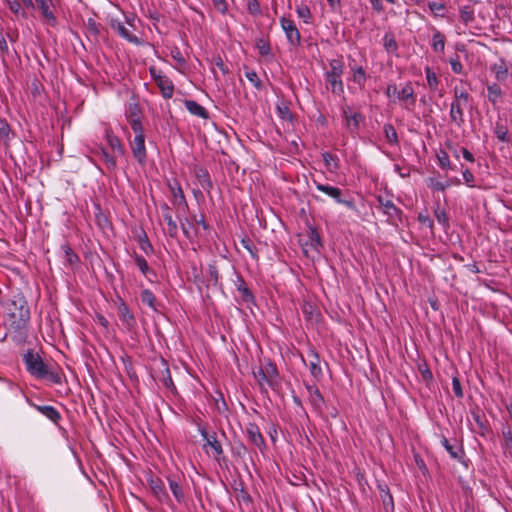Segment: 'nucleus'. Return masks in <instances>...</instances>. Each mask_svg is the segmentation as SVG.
Masks as SVG:
<instances>
[{
    "mask_svg": "<svg viewBox=\"0 0 512 512\" xmlns=\"http://www.w3.org/2000/svg\"><path fill=\"white\" fill-rule=\"evenodd\" d=\"M6 310L5 326L14 333V340L21 341L27 336L30 321V308L25 297L18 294L4 304Z\"/></svg>",
    "mask_w": 512,
    "mask_h": 512,
    "instance_id": "obj_1",
    "label": "nucleus"
},
{
    "mask_svg": "<svg viewBox=\"0 0 512 512\" xmlns=\"http://www.w3.org/2000/svg\"><path fill=\"white\" fill-rule=\"evenodd\" d=\"M23 362L26 370L37 379H48L54 384L62 383V374L58 370H54L44 363L43 359L37 352L29 349L23 355Z\"/></svg>",
    "mask_w": 512,
    "mask_h": 512,
    "instance_id": "obj_2",
    "label": "nucleus"
},
{
    "mask_svg": "<svg viewBox=\"0 0 512 512\" xmlns=\"http://www.w3.org/2000/svg\"><path fill=\"white\" fill-rule=\"evenodd\" d=\"M385 95L393 102L396 100L403 104L405 109L410 110L416 104V95L413 85L410 81L399 89L395 83H388L385 89Z\"/></svg>",
    "mask_w": 512,
    "mask_h": 512,
    "instance_id": "obj_3",
    "label": "nucleus"
},
{
    "mask_svg": "<svg viewBox=\"0 0 512 512\" xmlns=\"http://www.w3.org/2000/svg\"><path fill=\"white\" fill-rule=\"evenodd\" d=\"M330 69L325 72V79L327 82V89L335 95L344 93V85L342 81V74L344 72V63L341 59H332L329 62Z\"/></svg>",
    "mask_w": 512,
    "mask_h": 512,
    "instance_id": "obj_4",
    "label": "nucleus"
},
{
    "mask_svg": "<svg viewBox=\"0 0 512 512\" xmlns=\"http://www.w3.org/2000/svg\"><path fill=\"white\" fill-rule=\"evenodd\" d=\"M198 431L202 436L205 443L203 444V450L208 456H212L213 459L219 463L226 462L227 458L224 455V450L221 442L217 439L216 432L209 433L204 426L199 425Z\"/></svg>",
    "mask_w": 512,
    "mask_h": 512,
    "instance_id": "obj_5",
    "label": "nucleus"
},
{
    "mask_svg": "<svg viewBox=\"0 0 512 512\" xmlns=\"http://www.w3.org/2000/svg\"><path fill=\"white\" fill-rule=\"evenodd\" d=\"M313 183L318 191L324 193L329 198L333 199L336 203L342 204L350 210H357L354 199L351 196H349L347 192L343 191L342 189L336 186L323 184L316 180H313Z\"/></svg>",
    "mask_w": 512,
    "mask_h": 512,
    "instance_id": "obj_6",
    "label": "nucleus"
},
{
    "mask_svg": "<svg viewBox=\"0 0 512 512\" xmlns=\"http://www.w3.org/2000/svg\"><path fill=\"white\" fill-rule=\"evenodd\" d=\"M151 78L155 81L160 89L161 95L165 99H170L174 93V84L160 69L155 66L149 68Z\"/></svg>",
    "mask_w": 512,
    "mask_h": 512,
    "instance_id": "obj_7",
    "label": "nucleus"
},
{
    "mask_svg": "<svg viewBox=\"0 0 512 512\" xmlns=\"http://www.w3.org/2000/svg\"><path fill=\"white\" fill-rule=\"evenodd\" d=\"M304 386L307 390V399L309 404L311 405L313 411L318 415H323V410L325 407V399L318 389L316 384H311L309 382L304 381Z\"/></svg>",
    "mask_w": 512,
    "mask_h": 512,
    "instance_id": "obj_8",
    "label": "nucleus"
},
{
    "mask_svg": "<svg viewBox=\"0 0 512 512\" xmlns=\"http://www.w3.org/2000/svg\"><path fill=\"white\" fill-rule=\"evenodd\" d=\"M147 482L153 495L160 503L171 505V497L169 496L165 484L160 477L150 474L147 478Z\"/></svg>",
    "mask_w": 512,
    "mask_h": 512,
    "instance_id": "obj_9",
    "label": "nucleus"
},
{
    "mask_svg": "<svg viewBox=\"0 0 512 512\" xmlns=\"http://www.w3.org/2000/svg\"><path fill=\"white\" fill-rule=\"evenodd\" d=\"M167 186L173 196V205L177 207L178 213H185L188 210V203L183 189L177 179L167 180Z\"/></svg>",
    "mask_w": 512,
    "mask_h": 512,
    "instance_id": "obj_10",
    "label": "nucleus"
},
{
    "mask_svg": "<svg viewBox=\"0 0 512 512\" xmlns=\"http://www.w3.org/2000/svg\"><path fill=\"white\" fill-rule=\"evenodd\" d=\"M301 360L306 367H308L312 377L316 381H321L323 379V372L321 368V359L320 355L314 348H310L307 352V359H305L301 355Z\"/></svg>",
    "mask_w": 512,
    "mask_h": 512,
    "instance_id": "obj_11",
    "label": "nucleus"
},
{
    "mask_svg": "<svg viewBox=\"0 0 512 512\" xmlns=\"http://www.w3.org/2000/svg\"><path fill=\"white\" fill-rule=\"evenodd\" d=\"M440 443L452 459L468 467V460L465 458V450L462 444H460L456 439L450 441L445 436L441 437Z\"/></svg>",
    "mask_w": 512,
    "mask_h": 512,
    "instance_id": "obj_12",
    "label": "nucleus"
},
{
    "mask_svg": "<svg viewBox=\"0 0 512 512\" xmlns=\"http://www.w3.org/2000/svg\"><path fill=\"white\" fill-rule=\"evenodd\" d=\"M376 200L382 208L383 213L387 216L389 222H402L403 211L398 208L391 199L378 195Z\"/></svg>",
    "mask_w": 512,
    "mask_h": 512,
    "instance_id": "obj_13",
    "label": "nucleus"
},
{
    "mask_svg": "<svg viewBox=\"0 0 512 512\" xmlns=\"http://www.w3.org/2000/svg\"><path fill=\"white\" fill-rule=\"evenodd\" d=\"M117 303V312L118 317L122 323V325L126 328L128 331H132L136 328L137 322L134 314L129 309L128 305L125 303V301L119 297Z\"/></svg>",
    "mask_w": 512,
    "mask_h": 512,
    "instance_id": "obj_14",
    "label": "nucleus"
},
{
    "mask_svg": "<svg viewBox=\"0 0 512 512\" xmlns=\"http://www.w3.org/2000/svg\"><path fill=\"white\" fill-rule=\"evenodd\" d=\"M280 25L283 31L285 32L289 44L292 45L293 47L299 46L301 43V34L298 28L296 27L294 21L286 17H281Z\"/></svg>",
    "mask_w": 512,
    "mask_h": 512,
    "instance_id": "obj_15",
    "label": "nucleus"
},
{
    "mask_svg": "<svg viewBox=\"0 0 512 512\" xmlns=\"http://www.w3.org/2000/svg\"><path fill=\"white\" fill-rule=\"evenodd\" d=\"M342 117L349 132L352 135L357 134L364 116L360 112H352L349 107H345L342 109Z\"/></svg>",
    "mask_w": 512,
    "mask_h": 512,
    "instance_id": "obj_16",
    "label": "nucleus"
},
{
    "mask_svg": "<svg viewBox=\"0 0 512 512\" xmlns=\"http://www.w3.org/2000/svg\"><path fill=\"white\" fill-rule=\"evenodd\" d=\"M246 435L249 441L258 447L261 451L266 449V443L264 437L256 423L250 422L245 428Z\"/></svg>",
    "mask_w": 512,
    "mask_h": 512,
    "instance_id": "obj_17",
    "label": "nucleus"
},
{
    "mask_svg": "<svg viewBox=\"0 0 512 512\" xmlns=\"http://www.w3.org/2000/svg\"><path fill=\"white\" fill-rule=\"evenodd\" d=\"M54 1L55 0H35L41 15L50 26H55L57 23V18L53 11V7L55 5Z\"/></svg>",
    "mask_w": 512,
    "mask_h": 512,
    "instance_id": "obj_18",
    "label": "nucleus"
},
{
    "mask_svg": "<svg viewBox=\"0 0 512 512\" xmlns=\"http://www.w3.org/2000/svg\"><path fill=\"white\" fill-rule=\"evenodd\" d=\"M193 172L196 179L198 180L199 185L205 192H207L208 195H210L214 184L211 180L208 170L205 167L194 165Z\"/></svg>",
    "mask_w": 512,
    "mask_h": 512,
    "instance_id": "obj_19",
    "label": "nucleus"
},
{
    "mask_svg": "<svg viewBox=\"0 0 512 512\" xmlns=\"http://www.w3.org/2000/svg\"><path fill=\"white\" fill-rule=\"evenodd\" d=\"M234 285L236 287V290L241 295V300L243 303L249 304H255V296L253 292L248 287L246 281L244 280L243 276L240 274L236 275V279L234 281Z\"/></svg>",
    "mask_w": 512,
    "mask_h": 512,
    "instance_id": "obj_20",
    "label": "nucleus"
},
{
    "mask_svg": "<svg viewBox=\"0 0 512 512\" xmlns=\"http://www.w3.org/2000/svg\"><path fill=\"white\" fill-rule=\"evenodd\" d=\"M467 106L468 105L460 102L451 101L449 111L450 121L458 128H461L465 124L464 110Z\"/></svg>",
    "mask_w": 512,
    "mask_h": 512,
    "instance_id": "obj_21",
    "label": "nucleus"
},
{
    "mask_svg": "<svg viewBox=\"0 0 512 512\" xmlns=\"http://www.w3.org/2000/svg\"><path fill=\"white\" fill-rule=\"evenodd\" d=\"M30 405L35 410H37L39 413H41L43 416L48 418L55 425H59L60 421L62 420V416H61L60 412L54 406L38 405L35 403H30Z\"/></svg>",
    "mask_w": 512,
    "mask_h": 512,
    "instance_id": "obj_22",
    "label": "nucleus"
},
{
    "mask_svg": "<svg viewBox=\"0 0 512 512\" xmlns=\"http://www.w3.org/2000/svg\"><path fill=\"white\" fill-rule=\"evenodd\" d=\"M179 226L183 232V235L190 242H193L196 237L200 235V230L198 228H194V224L190 222L188 217H181L180 213H178Z\"/></svg>",
    "mask_w": 512,
    "mask_h": 512,
    "instance_id": "obj_23",
    "label": "nucleus"
},
{
    "mask_svg": "<svg viewBox=\"0 0 512 512\" xmlns=\"http://www.w3.org/2000/svg\"><path fill=\"white\" fill-rule=\"evenodd\" d=\"M131 150L134 158L139 164H144L147 159L145 138H134L131 142Z\"/></svg>",
    "mask_w": 512,
    "mask_h": 512,
    "instance_id": "obj_24",
    "label": "nucleus"
},
{
    "mask_svg": "<svg viewBox=\"0 0 512 512\" xmlns=\"http://www.w3.org/2000/svg\"><path fill=\"white\" fill-rule=\"evenodd\" d=\"M377 488L380 493V498L382 500L384 509L386 512H393L394 511V501L393 497L390 493L389 487L385 482H378Z\"/></svg>",
    "mask_w": 512,
    "mask_h": 512,
    "instance_id": "obj_25",
    "label": "nucleus"
},
{
    "mask_svg": "<svg viewBox=\"0 0 512 512\" xmlns=\"http://www.w3.org/2000/svg\"><path fill=\"white\" fill-rule=\"evenodd\" d=\"M167 481L177 503H183L185 501V493L183 491L181 481L174 476H167Z\"/></svg>",
    "mask_w": 512,
    "mask_h": 512,
    "instance_id": "obj_26",
    "label": "nucleus"
},
{
    "mask_svg": "<svg viewBox=\"0 0 512 512\" xmlns=\"http://www.w3.org/2000/svg\"><path fill=\"white\" fill-rule=\"evenodd\" d=\"M111 27L114 29L122 38L126 39L131 43H138V37L134 35L123 22L113 20L111 22Z\"/></svg>",
    "mask_w": 512,
    "mask_h": 512,
    "instance_id": "obj_27",
    "label": "nucleus"
},
{
    "mask_svg": "<svg viewBox=\"0 0 512 512\" xmlns=\"http://www.w3.org/2000/svg\"><path fill=\"white\" fill-rule=\"evenodd\" d=\"M263 369H264L265 374L268 379V387L273 390L276 389V387L279 384V381H278L279 373H278L277 366L272 361L269 360V361H267V363L265 364V367Z\"/></svg>",
    "mask_w": 512,
    "mask_h": 512,
    "instance_id": "obj_28",
    "label": "nucleus"
},
{
    "mask_svg": "<svg viewBox=\"0 0 512 512\" xmlns=\"http://www.w3.org/2000/svg\"><path fill=\"white\" fill-rule=\"evenodd\" d=\"M494 133L499 141L503 143H508L510 141L506 119L498 116L494 126Z\"/></svg>",
    "mask_w": 512,
    "mask_h": 512,
    "instance_id": "obj_29",
    "label": "nucleus"
},
{
    "mask_svg": "<svg viewBox=\"0 0 512 512\" xmlns=\"http://www.w3.org/2000/svg\"><path fill=\"white\" fill-rule=\"evenodd\" d=\"M184 105L190 114L200 117L202 119L209 118V112L207 111V109L195 100H185Z\"/></svg>",
    "mask_w": 512,
    "mask_h": 512,
    "instance_id": "obj_30",
    "label": "nucleus"
},
{
    "mask_svg": "<svg viewBox=\"0 0 512 512\" xmlns=\"http://www.w3.org/2000/svg\"><path fill=\"white\" fill-rule=\"evenodd\" d=\"M304 246L310 247L311 249L318 251L320 247H322L321 237L314 227H309V231L307 233V238L304 242Z\"/></svg>",
    "mask_w": 512,
    "mask_h": 512,
    "instance_id": "obj_31",
    "label": "nucleus"
},
{
    "mask_svg": "<svg viewBox=\"0 0 512 512\" xmlns=\"http://www.w3.org/2000/svg\"><path fill=\"white\" fill-rule=\"evenodd\" d=\"M105 138L113 152H115L118 155L124 154V148L121 144L119 137L116 136L111 129L105 130Z\"/></svg>",
    "mask_w": 512,
    "mask_h": 512,
    "instance_id": "obj_32",
    "label": "nucleus"
},
{
    "mask_svg": "<svg viewBox=\"0 0 512 512\" xmlns=\"http://www.w3.org/2000/svg\"><path fill=\"white\" fill-rule=\"evenodd\" d=\"M162 366H163V369L160 371L161 377H159V381H161V383L163 384V386L165 388H167L172 393H174V392H176V387L173 383L170 370H169L167 363L164 359L162 360Z\"/></svg>",
    "mask_w": 512,
    "mask_h": 512,
    "instance_id": "obj_33",
    "label": "nucleus"
},
{
    "mask_svg": "<svg viewBox=\"0 0 512 512\" xmlns=\"http://www.w3.org/2000/svg\"><path fill=\"white\" fill-rule=\"evenodd\" d=\"M133 259L137 265V267L139 268L140 272L148 279L151 281V278H150V275L152 276H156V273L153 269H151L148 265V262L146 261V259L137 254V253H134L133 254Z\"/></svg>",
    "mask_w": 512,
    "mask_h": 512,
    "instance_id": "obj_34",
    "label": "nucleus"
},
{
    "mask_svg": "<svg viewBox=\"0 0 512 512\" xmlns=\"http://www.w3.org/2000/svg\"><path fill=\"white\" fill-rule=\"evenodd\" d=\"M452 92H453L452 101L460 102V103H463L466 105H469L473 101L472 96L463 87L455 86L453 88Z\"/></svg>",
    "mask_w": 512,
    "mask_h": 512,
    "instance_id": "obj_35",
    "label": "nucleus"
},
{
    "mask_svg": "<svg viewBox=\"0 0 512 512\" xmlns=\"http://www.w3.org/2000/svg\"><path fill=\"white\" fill-rule=\"evenodd\" d=\"M502 97V89L499 84L492 83L487 85V98L493 106H496Z\"/></svg>",
    "mask_w": 512,
    "mask_h": 512,
    "instance_id": "obj_36",
    "label": "nucleus"
},
{
    "mask_svg": "<svg viewBox=\"0 0 512 512\" xmlns=\"http://www.w3.org/2000/svg\"><path fill=\"white\" fill-rule=\"evenodd\" d=\"M140 299L143 304L150 307L154 312L159 311L156 297L150 289H143L140 293Z\"/></svg>",
    "mask_w": 512,
    "mask_h": 512,
    "instance_id": "obj_37",
    "label": "nucleus"
},
{
    "mask_svg": "<svg viewBox=\"0 0 512 512\" xmlns=\"http://www.w3.org/2000/svg\"><path fill=\"white\" fill-rule=\"evenodd\" d=\"M61 249L64 253L65 264L73 266L80 262L79 256L73 251L69 243L62 244Z\"/></svg>",
    "mask_w": 512,
    "mask_h": 512,
    "instance_id": "obj_38",
    "label": "nucleus"
},
{
    "mask_svg": "<svg viewBox=\"0 0 512 512\" xmlns=\"http://www.w3.org/2000/svg\"><path fill=\"white\" fill-rule=\"evenodd\" d=\"M138 242H139L140 249L147 256L154 254V252H155L154 247H153L152 243L150 242V240L147 236V233L143 229L141 230V233L138 235Z\"/></svg>",
    "mask_w": 512,
    "mask_h": 512,
    "instance_id": "obj_39",
    "label": "nucleus"
},
{
    "mask_svg": "<svg viewBox=\"0 0 512 512\" xmlns=\"http://www.w3.org/2000/svg\"><path fill=\"white\" fill-rule=\"evenodd\" d=\"M383 133L386 141L390 145H398L399 139L395 127L391 123H385L383 126Z\"/></svg>",
    "mask_w": 512,
    "mask_h": 512,
    "instance_id": "obj_40",
    "label": "nucleus"
},
{
    "mask_svg": "<svg viewBox=\"0 0 512 512\" xmlns=\"http://www.w3.org/2000/svg\"><path fill=\"white\" fill-rule=\"evenodd\" d=\"M432 49L436 53H443L445 49V35L439 30H435L432 39Z\"/></svg>",
    "mask_w": 512,
    "mask_h": 512,
    "instance_id": "obj_41",
    "label": "nucleus"
},
{
    "mask_svg": "<svg viewBox=\"0 0 512 512\" xmlns=\"http://www.w3.org/2000/svg\"><path fill=\"white\" fill-rule=\"evenodd\" d=\"M502 435H503V438H504V442L502 444V447L505 451V453H509L510 455H512V431H511V428L505 424L502 426Z\"/></svg>",
    "mask_w": 512,
    "mask_h": 512,
    "instance_id": "obj_42",
    "label": "nucleus"
},
{
    "mask_svg": "<svg viewBox=\"0 0 512 512\" xmlns=\"http://www.w3.org/2000/svg\"><path fill=\"white\" fill-rule=\"evenodd\" d=\"M491 69L494 72L495 78L498 81H504L506 79L508 75V68L504 60L501 59L499 63H495Z\"/></svg>",
    "mask_w": 512,
    "mask_h": 512,
    "instance_id": "obj_43",
    "label": "nucleus"
},
{
    "mask_svg": "<svg viewBox=\"0 0 512 512\" xmlns=\"http://www.w3.org/2000/svg\"><path fill=\"white\" fill-rule=\"evenodd\" d=\"M322 158L326 168L330 172H333L339 168V159L336 156L332 155L330 152L322 153Z\"/></svg>",
    "mask_w": 512,
    "mask_h": 512,
    "instance_id": "obj_44",
    "label": "nucleus"
},
{
    "mask_svg": "<svg viewBox=\"0 0 512 512\" xmlns=\"http://www.w3.org/2000/svg\"><path fill=\"white\" fill-rule=\"evenodd\" d=\"M383 46L388 53H394L398 49L397 41L392 33H386L383 37Z\"/></svg>",
    "mask_w": 512,
    "mask_h": 512,
    "instance_id": "obj_45",
    "label": "nucleus"
},
{
    "mask_svg": "<svg viewBox=\"0 0 512 512\" xmlns=\"http://www.w3.org/2000/svg\"><path fill=\"white\" fill-rule=\"evenodd\" d=\"M459 13L461 21L466 25L473 22L475 19L474 10L468 5L460 7Z\"/></svg>",
    "mask_w": 512,
    "mask_h": 512,
    "instance_id": "obj_46",
    "label": "nucleus"
},
{
    "mask_svg": "<svg viewBox=\"0 0 512 512\" xmlns=\"http://www.w3.org/2000/svg\"><path fill=\"white\" fill-rule=\"evenodd\" d=\"M353 70V81L357 83L360 87H364L367 74L362 66H358L352 69Z\"/></svg>",
    "mask_w": 512,
    "mask_h": 512,
    "instance_id": "obj_47",
    "label": "nucleus"
},
{
    "mask_svg": "<svg viewBox=\"0 0 512 512\" xmlns=\"http://www.w3.org/2000/svg\"><path fill=\"white\" fill-rule=\"evenodd\" d=\"M438 165L443 170H452L454 167L452 166L449 155L445 150H440L437 154Z\"/></svg>",
    "mask_w": 512,
    "mask_h": 512,
    "instance_id": "obj_48",
    "label": "nucleus"
},
{
    "mask_svg": "<svg viewBox=\"0 0 512 512\" xmlns=\"http://www.w3.org/2000/svg\"><path fill=\"white\" fill-rule=\"evenodd\" d=\"M127 119L129 123L131 121H141V108L138 103H130L127 111Z\"/></svg>",
    "mask_w": 512,
    "mask_h": 512,
    "instance_id": "obj_49",
    "label": "nucleus"
},
{
    "mask_svg": "<svg viewBox=\"0 0 512 512\" xmlns=\"http://www.w3.org/2000/svg\"><path fill=\"white\" fill-rule=\"evenodd\" d=\"M425 74H426V80L429 88L433 91H436L438 89V78L435 74V72L430 68L429 66L425 67Z\"/></svg>",
    "mask_w": 512,
    "mask_h": 512,
    "instance_id": "obj_50",
    "label": "nucleus"
},
{
    "mask_svg": "<svg viewBox=\"0 0 512 512\" xmlns=\"http://www.w3.org/2000/svg\"><path fill=\"white\" fill-rule=\"evenodd\" d=\"M296 13H297V16L300 19H302L304 23L308 24L311 22L312 14H311L310 8L307 5H305V4L298 5L296 7Z\"/></svg>",
    "mask_w": 512,
    "mask_h": 512,
    "instance_id": "obj_51",
    "label": "nucleus"
},
{
    "mask_svg": "<svg viewBox=\"0 0 512 512\" xmlns=\"http://www.w3.org/2000/svg\"><path fill=\"white\" fill-rule=\"evenodd\" d=\"M7 5L9 9L16 15L21 16L23 18L27 17V13L25 12L24 8L22 7L19 0H7Z\"/></svg>",
    "mask_w": 512,
    "mask_h": 512,
    "instance_id": "obj_52",
    "label": "nucleus"
},
{
    "mask_svg": "<svg viewBox=\"0 0 512 512\" xmlns=\"http://www.w3.org/2000/svg\"><path fill=\"white\" fill-rule=\"evenodd\" d=\"M101 156L106 165L107 170L114 171L117 163L114 156H111L104 148H101Z\"/></svg>",
    "mask_w": 512,
    "mask_h": 512,
    "instance_id": "obj_53",
    "label": "nucleus"
},
{
    "mask_svg": "<svg viewBox=\"0 0 512 512\" xmlns=\"http://www.w3.org/2000/svg\"><path fill=\"white\" fill-rule=\"evenodd\" d=\"M253 375L257 380L261 390L266 391L265 385L268 386V379L264 369L262 367H259L257 370L253 371Z\"/></svg>",
    "mask_w": 512,
    "mask_h": 512,
    "instance_id": "obj_54",
    "label": "nucleus"
},
{
    "mask_svg": "<svg viewBox=\"0 0 512 512\" xmlns=\"http://www.w3.org/2000/svg\"><path fill=\"white\" fill-rule=\"evenodd\" d=\"M208 275L209 281H211L214 286H218L220 284V274L215 262H212L208 265Z\"/></svg>",
    "mask_w": 512,
    "mask_h": 512,
    "instance_id": "obj_55",
    "label": "nucleus"
},
{
    "mask_svg": "<svg viewBox=\"0 0 512 512\" xmlns=\"http://www.w3.org/2000/svg\"><path fill=\"white\" fill-rule=\"evenodd\" d=\"M231 451L234 457L244 458L247 453V448L242 441H236L232 445Z\"/></svg>",
    "mask_w": 512,
    "mask_h": 512,
    "instance_id": "obj_56",
    "label": "nucleus"
},
{
    "mask_svg": "<svg viewBox=\"0 0 512 512\" xmlns=\"http://www.w3.org/2000/svg\"><path fill=\"white\" fill-rule=\"evenodd\" d=\"M434 215L437 219V221L443 226V227H449V218L445 211V209L441 208L440 206H437V208L434 211Z\"/></svg>",
    "mask_w": 512,
    "mask_h": 512,
    "instance_id": "obj_57",
    "label": "nucleus"
},
{
    "mask_svg": "<svg viewBox=\"0 0 512 512\" xmlns=\"http://www.w3.org/2000/svg\"><path fill=\"white\" fill-rule=\"evenodd\" d=\"M241 245L250 253L251 257L255 260L258 259V253L255 245L253 244L252 240L248 237H243L241 239Z\"/></svg>",
    "mask_w": 512,
    "mask_h": 512,
    "instance_id": "obj_58",
    "label": "nucleus"
},
{
    "mask_svg": "<svg viewBox=\"0 0 512 512\" xmlns=\"http://www.w3.org/2000/svg\"><path fill=\"white\" fill-rule=\"evenodd\" d=\"M10 50L7 44L6 36L3 31L0 30V58L3 63L6 61V57L9 55Z\"/></svg>",
    "mask_w": 512,
    "mask_h": 512,
    "instance_id": "obj_59",
    "label": "nucleus"
},
{
    "mask_svg": "<svg viewBox=\"0 0 512 512\" xmlns=\"http://www.w3.org/2000/svg\"><path fill=\"white\" fill-rule=\"evenodd\" d=\"M256 47L259 51V54L261 56H268L271 54V46H270V43L269 41L263 39V38H260L256 41Z\"/></svg>",
    "mask_w": 512,
    "mask_h": 512,
    "instance_id": "obj_60",
    "label": "nucleus"
},
{
    "mask_svg": "<svg viewBox=\"0 0 512 512\" xmlns=\"http://www.w3.org/2000/svg\"><path fill=\"white\" fill-rule=\"evenodd\" d=\"M245 77L248 81L257 89L260 90L262 88V81L259 78L258 74L254 70H247L245 72Z\"/></svg>",
    "mask_w": 512,
    "mask_h": 512,
    "instance_id": "obj_61",
    "label": "nucleus"
},
{
    "mask_svg": "<svg viewBox=\"0 0 512 512\" xmlns=\"http://www.w3.org/2000/svg\"><path fill=\"white\" fill-rule=\"evenodd\" d=\"M192 221L194 222V228L199 229V227H201L204 231H208L210 228L209 224L206 222L204 214H201L199 218H197V216L194 215L192 217Z\"/></svg>",
    "mask_w": 512,
    "mask_h": 512,
    "instance_id": "obj_62",
    "label": "nucleus"
},
{
    "mask_svg": "<svg viewBox=\"0 0 512 512\" xmlns=\"http://www.w3.org/2000/svg\"><path fill=\"white\" fill-rule=\"evenodd\" d=\"M247 10L253 16L261 14V7L258 0H249L247 3Z\"/></svg>",
    "mask_w": 512,
    "mask_h": 512,
    "instance_id": "obj_63",
    "label": "nucleus"
},
{
    "mask_svg": "<svg viewBox=\"0 0 512 512\" xmlns=\"http://www.w3.org/2000/svg\"><path fill=\"white\" fill-rule=\"evenodd\" d=\"M130 125H131L132 131L135 134L134 138H139V137L145 138L144 129H143L141 121L133 120V121H131Z\"/></svg>",
    "mask_w": 512,
    "mask_h": 512,
    "instance_id": "obj_64",
    "label": "nucleus"
}]
</instances>
